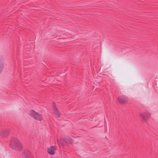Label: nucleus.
<instances>
[{
	"label": "nucleus",
	"mask_w": 158,
	"mask_h": 158,
	"mask_svg": "<svg viewBox=\"0 0 158 158\" xmlns=\"http://www.w3.org/2000/svg\"><path fill=\"white\" fill-rule=\"evenodd\" d=\"M10 148L16 151H21L23 148L22 145L20 143L18 139L12 137L10 144Z\"/></svg>",
	"instance_id": "1"
},
{
	"label": "nucleus",
	"mask_w": 158,
	"mask_h": 158,
	"mask_svg": "<svg viewBox=\"0 0 158 158\" xmlns=\"http://www.w3.org/2000/svg\"><path fill=\"white\" fill-rule=\"evenodd\" d=\"M29 115L37 120L41 121L43 120L42 115L38 112H36L34 110H31L30 111Z\"/></svg>",
	"instance_id": "2"
},
{
	"label": "nucleus",
	"mask_w": 158,
	"mask_h": 158,
	"mask_svg": "<svg viewBox=\"0 0 158 158\" xmlns=\"http://www.w3.org/2000/svg\"><path fill=\"white\" fill-rule=\"evenodd\" d=\"M140 115L142 118V121H145L150 118V114L148 112H146L145 113L140 114Z\"/></svg>",
	"instance_id": "3"
},
{
	"label": "nucleus",
	"mask_w": 158,
	"mask_h": 158,
	"mask_svg": "<svg viewBox=\"0 0 158 158\" xmlns=\"http://www.w3.org/2000/svg\"><path fill=\"white\" fill-rule=\"evenodd\" d=\"M118 102L121 104L126 103L127 101V98L124 95L118 96L117 98Z\"/></svg>",
	"instance_id": "4"
},
{
	"label": "nucleus",
	"mask_w": 158,
	"mask_h": 158,
	"mask_svg": "<svg viewBox=\"0 0 158 158\" xmlns=\"http://www.w3.org/2000/svg\"><path fill=\"white\" fill-rule=\"evenodd\" d=\"M23 158H33L31 152L28 150H24L23 153Z\"/></svg>",
	"instance_id": "5"
},
{
	"label": "nucleus",
	"mask_w": 158,
	"mask_h": 158,
	"mask_svg": "<svg viewBox=\"0 0 158 158\" xmlns=\"http://www.w3.org/2000/svg\"><path fill=\"white\" fill-rule=\"evenodd\" d=\"M9 134V132L8 131H4L2 129L0 130V135L3 137L8 136Z\"/></svg>",
	"instance_id": "6"
},
{
	"label": "nucleus",
	"mask_w": 158,
	"mask_h": 158,
	"mask_svg": "<svg viewBox=\"0 0 158 158\" xmlns=\"http://www.w3.org/2000/svg\"><path fill=\"white\" fill-rule=\"evenodd\" d=\"M56 150V148L55 146H52L50 147L48 149L47 152L50 155H53L55 154L54 150Z\"/></svg>",
	"instance_id": "7"
},
{
	"label": "nucleus",
	"mask_w": 158,
	"mask_h": 158,
	"mask_svg": "<svg viewBox=\"0 0 158 158\" xmlns=\"http://www.w3.org/2000/svg\"><path fill=\"white\" fill-rule=\"evenodd\" d=\"M62 141L66 143H72L73 140L72 138L69 136H68L67 138H64Z\"/></svg>",
	"instance_id": "8"
},
{
	"label": "nucleus",
	"mask_w": 158,
	"mask_h": 158,
	"mask_svg": "<svg viewBox=\"0 0 158 158\" xmlns=\"http://www.w3.org/2000/svg\"><path fill=\"white\" fill-rule=\"evenodd\" d=\"M4 62L3 58L1 57L0 58V73H1L2 71L4 68Z\"/></svg>",
	"instance_id": "9"
},
{
	"label": "nucleus",
	"mask_w": 158,
	"mask_h": 158,
	"mask_svg": "<svg viewBox=\"0 0 158 158\" xmlns=\"http://www.w3.org/2000/svg\"><path fill=\"white\" fill-rule=\"evenodd\" d=\"M54 113L56 114V118H59L60 117V113L59 112L58 109L56 110H55L54 111Z\"/></svg>",
	"instance_id": "10"
},
{
	"label": "nucleus",
	"mask_w": 158,
	"mask_h": 158,
	"mask_svg": "<svg viewBox=\"0 0 158 158\" xmlns=\"http://www.w3.org/2000/svg\"><path fill=\"white\" fill-rule=\"evenodd\" d=\"M52 110L54 111L55 110H57V109H58L56 107V105L55 103H54V102L52 103Z\"/></svg>",
	"instance_id": "11"
},
{
	"label": "nucleus",
	"mask_w": 158,
	"mask_h": 158,
	"mask_svg": "<svg viewBox=\"0 0 158 158\" xmlns=\"http://www.w3.org/2000/svg\"><path fill=\"white\" fill-rule=\"evenodd\" d=\"M55 158V157H54V158Z\"/></svg>",
	"instance_id": "12"
}]
</instances>
